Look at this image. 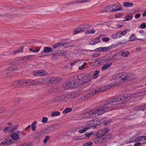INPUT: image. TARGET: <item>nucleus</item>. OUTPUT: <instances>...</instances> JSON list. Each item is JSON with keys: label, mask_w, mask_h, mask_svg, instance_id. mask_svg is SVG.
Instances as JSON below:
<instances>
[{"label": "nucleus", "mask_w": 146, "mask_h": 146, "mask_svg": "<svg viewBox=\"0 0 146 146\" xmlns=\"http://www.w3.org/2000/svg\"><path fill=\"white\" fill-rule=\"evenodd\" d=\"M129 54V51H124L122 52L121 55L122 56L124 57H127L128 56Z\"/></svg>", "instance_id": "nucleus-29"}, {"label": "nucleus", "mask_w": 146, "mask_h": 146, "mask_svg": "<svg viewBox=\"0 0 146 146\" xmlns=\"http://www.w3.org/2000/svg\"><path fill=\"white\" fill-rule=\"evenodd\" d=\"M111 36L113 39L117 38L116 33L111 35Z\"/></svg>", "instance_id": "nucleus-61"}, {"label": "nucleus", "mask_w": 146, "mask_h": 146, "mask_svg": "<svg viewBox=\"0 0 146 146\" xmlns=\"http://www.w3.org/2000/svg\"><path fill=\"white\" fill-rule=\"evenodd\" d=\"M122 100L121 96H116L112 98L109 100H107L105 101V104L103 106H101L104 110V112H105V110L112 108L110 104L117 102L120 101Z\"/></svg>", "instance_id": "nucleus-6"}, {"label": "nucleus", "mask_w": 146, "mask_h": 146, "mask_svg": "<svg viewBox=\"0 0 146 146\" xmlns=\"http://www.w3.org/2000/svg\"><path fill=\"white\" fill-rule=\"evenodd\" d=\"M39 76H42L47 75V73L46 71L44 70L39 71Z\"/></svg>", "instance_id": "nucleus-27"}, {"label": "nucleus", "mask_w": 146, "mask_h": 146, "mask_svg": "<svg viewBox=\"0 0 146 146\" xmlns=\"http://www.w3.org/2000/svg\"><path fill=\"white\" fill-rule=\"evenodd\" d=\"M110 129L109 128H105L104 129H102L100 130L99 131V132L101 134H105L106 133L108 132Z\"/></svg>", "instance_id": "nucleus-17"}, {"label": "nucleus", "mask_w": 146, "mask_h": 146, "mask_svg": "<svg viewBox=\"0 0 146 146\" xmlns=\"http://www.w3.org/2000/svg\"><path fill=\"white\" fill-rule=\"evenodd\" d=\"M96 93L97 92H96V90H95L94 91H93V92H91L88 93H87V96H88V98H89Z\"/></svg>", "instance_id": "nucleus-30"}, {"label": "nucleus", "mask_w": 146, "mask_h": 146, "mask_svg": "<svg viewBox=\"0 0 146 146\" xmlns=\"http://www.w3.org/2000/svg\"><path fill=\"white\" fill-rule=\"evenodd\" d=\"M112 64V63H106L102 67V70H107Z\"/></svg>", "instance_id": "nucleus-20"}, {"label": "nucleus", "mask_w": 146, "mask_h": 146, "mask_svg": "<svg viewBox=\"0 0 146 146\" xmlns=\"http://www.w3.org/2000/svg\"><path fill=\"white\" fill-rule=\"evenodd\" d=\"M11 128L10 127H7L5 128L4 129V131L5 133L7 132L12 133L11 131Z\"/></svg>", "instance_id": "nucleus-36"}, {"label": "nucleus", "mask_w": 146, "mask_h": 146, "mask_svg": "<svg viewBox=\"0 0 146 146\" xmlns=\"http://www.w3.org/2000/svg\"><path fill=\"white\" fill-rule=\"evenodd\" d=\"M79 2L78 0L72 1L68 3H66L65 4L66 5H69L76 4H79Z\"/></svg>", "instance_id": "nucleus-25"}, {"label": "nucleus", "mask_w": 146, "mask_h": 146, "mask_svg": "<svg viewBox=\"0 0 146 146\" xmlns=\"http://www.w3.org/2000/svg\"><path fill=\"white\" fill-rule=\"evenodd\" d=\"M37 122L35 121L31 124V128L33 131H34L36 130V127L35 125L36 124Z\"/></svg>", "instance_id": "nucleus-35"}, {"label": "nucleus", "mask_w": 146, "mask_h": 146, "mask_svg": "<svg viewBox=\"0 0 146 146\" xmlns=\"http://www.w3.org/2000/svg\"><path fill=\"white\" fill-rule=\"evenodd\" d=\"M91 0H82L81 1H78L79 4L80 3H83L86 2H90Z\"/></svg>", "instance_id": "nucleus-48"}, {"label": "nucleus", "mask_w": 146, "mask_h": 146, "mask_svg": "<svg viewBox=\"0 0 146 146\" xmlns=\"http://www.w3.org/2000/svg\"><path fill=\"white\" fill-rule=\"evenodd\" d=\"M93 144V143L91 142H89L85 143L83 144V146H91Z\"/></svg>", "instance_id": "nucleus-40"}, {"label": "nucleus", "mask_w": 146, "mask_h": 146, "mask_svg": "<svg viewBox=\"0 0 146 146\" xmlns=\"http://www.w3.org/2000/svg\"><path fill=\"white\" fill-rule=\"evenodd\" d=\"M106 9V10L105 11L106 12H111V8L109 6V5L108 7H107L105 8Z\"/></svg>", "instance_id": "nucleus-42"}, {"label": "nucleus", "mask_w": 146, "mask_h": 146, "mask_svg": "<svg viewBox=\"0 0 146 146\" xmlns=\"http://www.w3.org/2000/svg\"><path fill=\"white\" fill-rule=\"evenodd\" d=\"M102 36H103L102 35H100L99 36V37L97 38L96 39H95V40H96V43H98L100 42V39L101 37H102Z\"/></svg>", "instance_id": "nucleus-44"}, {"label": "nucleus", "mask_w": 146, "mask_h": 146, "mask_svg": "<svg viewBox=\"0 0 146 146\" xmlns=\"http://www.w3.org/2000/svg\"><path fill=\"white\" fill-rule=\"evenodd\" d=\"M133 16L132 14H129V15H126L125 18H133Z\"/></svg>", "instance_id": "nucleus-52"}, {"label": "nucleus", "mask_w": 146, "mask_h": 146, "mask_svg": "<svg viewBox=\"0 0 146 146\" xmlns=\"http://www.w3.org/2000/svg\"><path fill=\"white\" fill-rule=\"evenodd\" d=\"M96 31L94 29H90L87 31V33H88L90 34H94L95 33Z\"/></svg>", "instance_id": "nucleus-43"}, {"label": "nucleus", "mask_w": 146, "mask_h": 146, "mask_svg": "<svg viewBox=\"0 0 146 146\" xmlns=\"http://www.w3.org/2000/svg\"><path fill=\"white\" fill-rule=\"evenodd\" d=\"M90 121H89L88 122H87V125H86V127L83 128V129L85 132H86L89 129L90 127H92L96 126L95 125H93L92 124H90Z\"/></svg>", "instance_id": "nucleus-15"}, {"label": "nucleus", "mask_w": 146, "mask_h": 146, "mask_svg": "<svg viewBox=\"0 0 146 146\" xmlns=\"http://www.w3.org/2000/svg\"><path fill=\"white\" fill-rule=\"evenodd\" d=\"M53 101L56 102H60L59 100V98H58V97L54 99H53Z\"/></svg>", "instance_id": "nucleus-60"}, {"label": "nucleus", "mask_w": 146, "mask_h": 146, "mask_svg": "<svg viewBox=\"0 0 146 146\" xmlns=\"http://www.w3.org/2000/svg\"><path fill=\"white\" fill-rule=\"evenodd\" d=\"M96 42L95 40H91L90 42V44L92 45H94L96 44Z\"/></svg>", "instance_id": "nucleus-59"}, {"label": "nucleus", "mask_w": 146, "mask_h": 146, "mask_svg": "<svg viewBox=\"0 0 146 146\" xmlns=\"http://www.w3.org/2000/svg\"><path fill=\"white\" fill-rule=\"evenodd\" d=\"M23 48L22 47L20 46L18 50H14L13 51V52L15 54H16L18 53H19L23 50Z\"/></svg>", "instance_id": "nucleus-23"}, {"label": "nucleus", "mask_w": 146, "mask_h": 146, "mask_svg": "<svg viewBox=\"0 0 146 146\" xmlns=\"http://www.w3.org/2000/svg\"><path fill=\"white\" fill-rule=\"evenodd\" d=\"M123 9L122 7H119L115 6V8L112 9H111V11H121L123 10Z\"/></svg>", "instance_id": "nucleus-24"}, {"label": "nucleus", "mask_w": 146, "mask_h": 146, "mask_svg": "<svg viewBox=\"0 0 146 146\" xmlns=\"http://www.w3.org/2000/svg\"><path fill=\"white\" fill-rule=\"evenodd\" d=\"M19 126L18 125H13L10 127L11 128V132H13L15 130H16L18 128Z\"/></svg>", "instance_id": "nucleus-34"}, {"label": "nucleus", "mask_w": 146, "mask_h": 146, "mask_svg": "<svg viewBox=\"0 0 146 146\" xmlns=\"http://www.w3.org/2000/svg\"><path fill=\"white\" fill-rule=\"evenodd\" d=\"M104 113V109L101 106L97 109L86 113L83 115L84 118H89L98 116Z\"/></svg>", "instance_id": "nucleus-3"}, {"label": "nucleus", "mask_w": 146, "mask_h": 146, "mask_svg": "<svg viewBox=\"0 0 146 146\" xmlns=\"http://www.w3.org/2000/svg\"><path fill=\"white\" fill-rule=\"evenodd\" d=\"M136 38V37L135 36L134 34L132 35L129 39V41H134Z\"/></svg>", "instance_id": "nucleus-39"}, {"label": "nucleus", "mask_w": 146, "mask_h": 146, "mask_svg": "<svg viewBox=\"0 0 146 146\" xmlns=\"http://www.w3.org/2000/svg\"><path fill=\"white\" fill-rule=\"evenodd\" d=\"M102 41L106 42L109 40V38L107 37H104L102 38Z\"/></svg>", "instance_id": "nucleus-51"}, {"label": "nucleus", "mask_w": 146, "mask_h": 146, "mask_svg": "<svg viewBox=\"0 0 146 146\" xmlns=\"http://www.w3.org/2000/svg\"><path fill=\"white\" fill-rule=\"evenodd\" d=\"M140 27L142 29H144L146 27V24L145 23H142L140 25Z\"/></svg>", "instance_id": "nucleus-53"}, {"label": "nucleus", "mask_w": 146, "mask_h": 146, "mask_svg": "<svg viewBox=\"0 0 146 146\" xmlns=\"http://www.w3.org/2000/svg\"><path fill=\"white\" fill-rule=\"evenodd\" d=\"M72 109L70 108H65L63 111L64 113H66L72 111Z\"/></svg>", "instance_id": "nucleus-33"}, {"label": "nucleus", "mask_w": 146, "mask_h": 146, "mask_svg": "<svg viewBox=\"0 0 146 146\" xmlns=\"http://www.w3.org/2000/svg\"><path fill=\"white\" fill-rule=\"evenodd\" d=\"M107 89V88L106 89L105 88L101 87L100 88H98L95 90L96 92H97V93H98L99 92H101L103 91H104Z\"/></svg>", "instance_id": "nucleus-28"}, {"label": "nucleus", "mask_w": 146, "mask_h": 146, "mask_svg": "<svg viewBox=\"0 0 146 146\" xmlns=\"http://www.w3.org/2000/svg\"><path fill=\"white\" fill-rule=\"evenodd\" d=\"M141 16V14L140 13H138L136 14L135 15V18H139Z\"/></svg>", "instance_id": "nucleus-62"}, {"label": "nucleus", "mask_w": 146, "mask_h": 146, "mask_svg": "<svg viewBox=\"0 0 146 146\" xmlns=\"http://www.w3.org/2000/svg\"><path fill=\"white\" fill-rule=\"evenodd\" d=\"M123 5L124 6L126 7H131L133 5V4L132 3L128 2H124Z\"/></svg>", "instance_id": "nucleus-21"}, {"label": "nucleus", "mask_w": 146, "mask_h": 146, "mask_svg": "<svg viewBox=\"0 0 146 146\" xmlns=\"http://www.w3.org/2000/svg\"><path fill=\"white\" fill-rule=\"evenodd\" d=\"M48 118L45 117H43L42 118V122L43 123H46L48 121Z\"/></svg>", "instance_id": "nucleus-54"}, {"label": "nucleus", "mask_w": 146, "mask_h": 146, "mask_svg": "<svg viewBox=\"0 0 146 146\" xmlns=\"http://www.w3.org/2000/svg\"><path fill=\"white\" fill-rule=\"evenodd\" d=\"M50 82H51V83H56L57 81V78L56 77H54L50 78Z\"/></svg>", "instance_id": "nucleus-41"}, {"label": "nucleus", "mask_w": 146, "mask_h": 146, "mask_svg": "<svg viewBox=\"0 0 146 146\" xmlns=\"http://www.w3.org/2000/svg\"><path fill=\"white\" fill-rule=\"evenodd\" d=\"M141 108H142L141 106L140 107L139 106H137L134 107L133 109L135 110H140Z\"/></svg>", "instance_id": "nucleus-45"}, {"label": "nucleus", "mask_w": 146, "mask_h": 146, "mask_svg": "<svg viewBox=\"0 0 146 146\" xmlns=\"http://www.w3.org/2000/svg\"><path fill=\"white\" fill-rule=\"evenodd\" d=\"M61 97H62V100L63 101H66L67 100V98L66 95H63L61 96Z\"/></svg>", "instance_id": "nucleus-57"}, {"label": "nucleus", "mask_w": 146, "mask_h": 146, "mask_svg": "<svg viewBox=\"0 0 146 146\" xmlns=\"http://www.w3.org/2000/svg\"><path fill=\"white\" fill-rule=\"evenodd\" d=\"M66 52L64 50H61L60 52V54L62 56H64L66 54Z\"/></svg>", "instance_id": "nucleus-56"}, {"label": "nucleus", "mask_w": 146, "mask_h": 146, "mask_svg": "<svg viewBox=\"0 0 146 146\" xmlns=\"http://www.w3.org/2000/svg\"><path fill=\"white\" fill-rule=\"evenodd\" d=\"M141 144L140 143L137 142L135 144L134 146H141Z\"/></svg>", "instance_id": "nucleus-64"}, {"label": "nucleus", "mask_w": 146, "mask_h": 146, "mask_svg": "<svg viewBox=\"0 0 146 146\" xmlns=\"http://www.w3.org/2000/svg\"><path fill=\"white\" fill-rule=\"evenodd\" d=\"M94 134V132H92L90 133H86L85 134V137H88V139L89 138V137L90 135H93Z\"/></svg>", "instance_id": "nucleus-46"}, {"label": "nucleus", "mask_w": 146, "mask_h": 146, "mask_svg": "<svg viewBox=\"0 0 146 146\" xmlns=\"http://www.w3.org/2000/svg\"><path fill=\"white\" fill-rule=\"evenodd\" d=\"M142 108H143V109H142V110L144 111L146 110V104L145 105L141 106Z\"/></svg>", "instance_id": "nucleus-63"}, {"label": "nucleus", "mask_w": 146, "mask_h": 146, "mask_svg": "<svg viewBox=\"0 0 146 146\" xmlns=\"http://www.w3.org/2000/svg\"><path fill=\"white\" fill-rule=\"evenodd\" d=\"M67 44L66 43L63 42H58L55 44L53 46V47L54 48H56L58 47L62 46H65Z\"/></svg>", "instance_id": "nucleus-14"}, {"label": "nucleus", "mask_w": 146, "mask_h": 146, "mask_svg": "<svg viewBox=\"0 0 146 146\" xmlns=\"http://www.w3.org/2000/svg\"><path fill=\"white\" fill-rule=\"evenodd\" d=\"M33 56V55H29L27 56L24 57L23 58H22L19 59V60H18V61H19V63H21L23 62L24 60H25L27 59H29V56Z\"/></svg>", "instance_id": "nucleus-22"}, {"label": "nucleus", "mask_w": 146, "mask_h": 146, "mask_svg": "<svg viewBox=\"0 0 146 146\" xmlns=\"http://www.w3.org/2000/svg\"><path fill=\"white\" fill-rule=\"evenodd\" d=\"M122 15V14L121 13H120L119 14H116L115 15V16L116 18H119Z\"/></svg>", "instance_id": "nucleus-58"}, {"label": "nucleus", "mask_w": 146, "mask_h": 146, "mask_svg": "<svg viewBox=\"0 0 146 146\" xmlns=\"http://www.w3.org/2000/svg\"><path fill=\"white\" fill-rule=\"evenodd\" d=\"M60 114V112L58 111H54L51 113V115L53 116H57L59 115Z\"/></svg>", "instance_id": "nucleus-37"}, {"label": "nucleus", "mask_w": 146, "mask_h": 146, "mask_svg": "<svg viewBox=\"0 0 146 146\" xmlns=\"http://www.w3.org/2000/svg\"><path fill=\"white\" fill-rule=\"evenodd\" d=\"M135 139H136V142L137 141H145L146 140V136H142L138 137H136Z\"/></svg>", "instance_id": "nucleus-18"}, {"label": "nucleus", "mask_w": 146, "mask_h": 146, "mask_svg": "<svg viewBox=\"0 0 146 146\" xmlns=\"http://www.w3.org/2000/svg\"><path fill=\"white\" fill-rule=\"evenodd\" d=\"M108 134H101L98 136L97 138L99 139V141L101 142H105L108 141L111 138L110 135H107Z\"/></svg>", "instance_id": "nucleus-7"}, {"label": "nucleus", "mask_w": 146, "mask_h": 146, "mask_svg": "<svg viewBox=\"0 0 146 146\" xmlns=\"http://www.w3.org/2000/svg\"><path fill=\"white\" fill-rule=\"evenodd\" d=\"M86 63L85 62L84 63V64L81 66L79 68V70H82L84 68V67L86 65Z\"/></svg>", "instance_id": "nucleus-55"}, {"label": "nucleus", "mask_w": 146, "mask_h": 146, "mask_svg": "<svg viewBox=\"0 0 146 146\" xmlns=\"http://www.w3.org/2000/svg\"><path fill=\"white\" fill-rule=\"evenodd\" d=\"M125 143L126 144L130 143L136 142L135 138H132L127 139L125 141Z\"/></svg>", "instance_id": "nucleus-13"}, {"label": "nucleus", "mask_w": 146, "mask_h": 146, "mask_svg": "<svg viewBox=\"0 0 146 146\" xmlns=\"http://www.w3.org/2000/svg\"><path fill=\"white\" fill-rule=\"evenodd\" d=\"M33 74L34 76H39V71H34L33 72Z\"/></svg>", "instance_id": "nucleus-50"}, {"label": "nucleus", "mask_w": 146, "mask_h": 146, "mask_svg": "<svg viewBox=\"0 0 146 146\" xmlns=\"http://www.w3.org/2000/svg\"><path fill=\"white\" fill-rule=\"evenodd\" d=\"M122 99H127L130 98L131 97V95L129 94H126L124 95L123 96H121Z\"/></svg>", "instance_id": "nucleus-31"}, {"label": "nucleus", "mask_w": 146, "mask_h": 146, "mask_svg": "<svg viewBox=\"0 0 146 146\" xmlns=\"http://www.w3.org/2000/svg\"><path fill=\"white\" fill-rule=\"evenodd\" d=\"M11 138L14 140L17 141L19 139V135L17 132H15L12 134Z\"/></svg>", "instance_id": "nucleus-16"}, {"label": "nucleus", "mask_w": 146, "mask_h": 146, "mask_svg": "<svg viewBox=\"0 0 146 146\" xmlns=\"http://www.w3.org/2000/svg\"><path fill=\"white\" fill-rule=\"evenodd\" d=\"M99 72H100L98 70L95 71L94 74L93 76V78L94 79L97 78L99 76Z\"/></svg>", "instance_id": "nucleus-38"}, {"label": "nucleus", "mask_w": 146, "mask_h": 146, "mask_svg": "<svg viewBox=\"0 0 146 146\" xmlns=\"http://www.w3.org/2000/svg\"><path fill=\"white\" fill-rule=\"evenodd\" d=\"M88 98H89L88 97V96H87V94L85 95H83V96L82 97L81 99L82 100H86Z\"/></svg>", "instance_id": "nucleus-49"}, {"label": "nucleus", "mask_w": 146, "mask_h": 146, "mask_svg": "<svg viewBox=\"0 0 146 146\" xmlns=\"http://www.w3.org/2000/svg\"><path fill=\"white\" fill-rule=\"evenodd\" d=\"M109 60H108V59H105L104 58L103 59L99 60H98L96 61V62L98 64L100 65V64L101 63H106L108 62Z\"/></svg>", "instance_id": "nucleus-19"}, {"label": "nucleus", "mask_w": 146, "mask_h": 146, "mask_svg": "<svg viewBox=\"0 0 146 146\" xmlns=\"http://www.w3.org/2000/svg\"><path fill=\"white\" fill-rule=\"evenodd\" d=\"M88 25H80L74 31V34L75 35L80 33L82 32L85 30Z\"/></svg>", "instance_id": "nucleus-8"}, {"label": "nucleus", "mask_w": 146, "mask_h": 146, "mask_svg": "<svg viewBox=\"0 0 146 146\" xmlns=\"http://www.w3.org/2000/svg\"><path fill=\"white\" fill-rule=\"evenodd\" d=\"M134 77V75L132 73L126 72L119 73L116 76L117 79L123 81L132 80L135 78Z\"/></svg>", "instance_id": "nucleus-5"}, {"label": "nucleus", "mask_w": 146, "mask_h": 146, "mask_svg": "<svg viewBox=\"0 0 146 146\" xmlns=\"http://www.w3.org/2000/svg\"><path fill=\"white\" fill-rule=\"evenodd\" d=\"M91 78V76L88 74H83L69 78L66 81V84L67 87L74 88L78 87L79 85L88 82L90 80Z\"/></svg>", "instance_id": "nucleus-1"}, {"label": "nucleus", "mask_w": 146, "mask_h": 146, "mask_svg": "<svg viewBox=\"0 0 146 146\" xmlns=\"http://www.w3.org/2000/svg\"><path fill=\"white\" fill-rule=\"evenodd\" d=\"M96 51L101 52H106L110 50V47H100L96 49Z\"/></svg>", "instance_id": "nucleus-12"}, {"label": "nucleus", "mask_w": 146, "mask_h": 146, "mask_svg": "<svg viewBox=\"0 0 146 146\" xmlns=\"http://www.w3.org/2000/svg\"><path fill=\"white\" fill-rule=\"evenodd\" d=\"M24 86H30L31 85H36L39 84V82L36 80L30 79L21 80L15 81L13 83L14 86H19L20 84Z\"/></svg>", "instance_id": "nucleus-2"}, {"label": "nucleus", "mask_w": 146, "mask_h": 146, "mask_svg": "<svg viewBox=\"0 0 146 146\" xmlns=\"http://www.w3.org/2000/svg\"><path fill=\"white\" fill-rule=\"evenodd\" d=\"M8 65L10 66L6 70L5 74L6 76H4L6 78L10 77L12 72H15V71L18 70L19 69L14 61L9 62Z\"/></svg>", "instance_id": "nucleus-4"}, {"label": "nucleus", "mask_w": 146, "mask_h": 146, "mask_svg": "<svg viewBox=\"0 0 146 146\" xmlns=\"http://www.w3.org/2000/svg\"><path fill=\"white\" fill-rule=\"evenodd\" d=\"M130 31L129 29L127 30L126 31H120L117 32L116 33L117 38H120L123 35H125L127 32H128Z\"/></svg>", "instance_id": "nucleus-10"}, {"label": "nucleus", "mask_w": 146, "mask_h": 146, "mask_svg": "<svg viewBox=\"0 0 146 146\" xmlns=\"http://www.w3.org/2000/svg\"><path fill=\"white\" fill-rule=\"evenodd\" d=\"M106 120V119L103 117H98L95 118L94 119H93L90 122L91 123H93V122H96V123L99 125L100 124L102 123Z\"/></svg>", "instance_id": "nucleus-9"}, {"label": "nucleus", "mask_w": 146, "mask_h": 146, "mask_svg": "<svg viewBox=\"0 0 146 146\" xmlns=\"http://www.w3.org/2000/svg\"><path fill=\"white\" fill-rule=\"evenodd\" d=\"M50 78H44L42 80V82L44 83H50L51 84V82H50Z\"/></svg>", "instance_id": "nucleus-32"}, {"label": "nucleus", "mask_w": 146, "mask_h": 146, "mask_svg": "<svg viewBox=\"0 0 146 146\" xmlns=\"http://www.w3.org/2000/svg\"><path fill=\"white\" fill-rule=\"evenodd\" d=\"M52 49L48 47H45L44 48L43 51L44 52L47 53L50 52L52 51Z\"/></svg>", "instance_id": "nucleus-26"}, {"label": "nucleus", "mask_w": 146, "mask_h": 146, "mask_svg": "<svg viewBox=\"0 0 146 146\" xmlns=\"http://www.w3.org/2000/svg\"><path fill=\"white\" fill-rule=\"evenodd\" d=\"M13 143V141L10 139H7L0 143V146H7Z\"/></svg>", "instance_id": "nucleus-11"}, {"label": "nucleus", "mask_w": 146, "mask_h": 146, "mask_svg": "<svg viewBox=\"0 0 146 146\" xmlns=\"http://www.w3.org/2000/svg\"><path fill=\"white\" fill-rule=\"evenodd\" d=\"M49 136H47L45 137L43 141V143H46L48 141V140L49 139Z\"/></svg>", "instance_id": "nucleus-47"}]
</instances>
